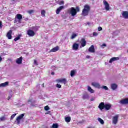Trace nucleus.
I'll return each mask as SVG.
<instances>
[{"label":"nucleus","mask_w":128,"mask_h":128,"mask_svg":"<svg viewBox=\"0 0 128 128\" xmlns=\"http://www.w3.org/2000/svg\"><path fill=\"white\" fill-rule=\"evenodd\" d=\"M90 12V6L88 5H86L83 9L82 14L84 16H88Z\"/></svg>","instance_id":"1"},{"label":"nucleus","mask_w":128,"mask_h":128,"mask_svg":"<svg viewBox=\"0 0 128 128\" xmlns=\"http://www.w3.org/2000/svg\"><path fill=\"white\" fill-rule=\"evenodd\" d=\"M80 12V7L77 6L76 7V8H72L70 10V14H72V16H76L78 12Z\"/></svg>","instance_id":"2"},{"label":"nucleus","mask_w":128,"mask_h":128,"mask_svg":"<svg viewBox=\"0 0 128 128\" xmlns=\"http://www.w3.org/2000/svg\"><path fill=\"white\" fill-rule=\"evenodd\" d=\"M24 114H22L16 118V122L18 126H20V120L24 118Z\"/></svg>","instance_id":"3"},{"label":"nucleus","mask_w":128,"mask_h":128,"mask_svg":"<svg viewBox=\"0 0 128 128\" xmlns=\"http://www.w3.org/2000/svg\"><path fill=\"white\" fill-rule=\"evenodd\" d=\"M56 82L57 84H66V79L63 78V79H58L56 80Z\"/></svg>","instance_id":"4"},{"label":"nucleus","mask_w":128,"mask_h":128,"mask_svg":"<svg viewBox=\"0 0 128 128\" xmlns=\"http://www.w3.org/2000/svg\"><path fill=\"white\" fill-rule=\"evenodd\" d=\"M120 104H124L125 106L128 105V98L122 99V100H120Z\"/></svg>","instance_id":"5"},{"label":"nucleus","mask_w":128,"mask_h":128,"mask_svg":"<svg viewBox=\"0 0 128 128\" xmlns=\"http://www.w3.org/2000/svg\"><path fill=\"white\" fill-rule=\"evenodd\" d=\"M104 5L105 6V10H107V12H108L110 10V4L106 2V0L104 1Z\"/></svg>","instance_id":"6"},{"label":"nucleus","mask_w":128,"mask_h":128,"mask_svg":"<svg viewBox=\"0 0 128 128\" xmlns=\"http://www.w3.org/2000/svg\"><path fill=\"white\" fill-rule=\"evenodd\" d=\"M81 48H84L86 46V40L84 38H82L80 40Z\"/></svg>","instance_id":"7"},{"label":"nucleus","mask_w":128,"mask_h":128,"mask_svg":"<svg viewBox=\"0 0 128 128\" xmlns=\"http://www.w3.org/2000/svg\"><path fill=\"white\" fill-rule=\"evenodd\" d=\"M28 35L29 36H36V32H34L32 30H30L28 31Z\"/></svg>","instance_id":"8"},{"label":"nucleus","mask_w":128,"mask_h":128,"mask_svg":"<svg viewBox=\"0 0 128 128\" xmlns=\"http://www.w3.org/2000/svg\"><path fill=\"white\" fill-rule=\"evenodd\" d=\"M12 31L10 30L7 34L6 37L8 38V40H12Z\"/></svg>","instance_id":"9"},{"label":"nucleus","mask_w":128,"mask_h":128,"mask_svg":"<svg viewBox=\"0 0 128 128\" xmlns=\"http://www.w3.org/2000/svg\"><path fill=\"white\" fill-rule=\"evenodd\" d=\"M105 108L106 104H104V102H101L98 106V108L100 109V110H104Z\"/></svg>","instance_id":"10"},{"label":"nucleus","mask_w":128,"mask_h":128,"mask_svg":"<svg viewBox=\"0 0 128 128\" xmlns=\"http://www.w3.org/2000/svg\"><path fill=\"white\" fill-rule=\"evenodd\" d=\"M92 86L94 88H98L99 90H100V88H102V86L98 83L93 82L92 83Z\"/></svg>","instance_id":"11"},{"label":"nucleus","mask_w":128,"mask_h":128,"mask_svg":"<svg viewBox=\"0 0 128 128\" xmlns=\"http://www.w3.org/2000/svg\"><path fill=\"white\" fill-rule=\"evenodd\" d=\"M88 52H92V54H94V52H96V50L94 49V46H90L89 48Z\"/></svg>","instance_id":"12"},{"label":"nucleus","mask_w":128,"mask_h":128,"mask_svg":"<svg viewBox=\"0 0 128 128\" xmlns=\"http://www.w3.org/2000/svg\"><path fill=\"white\" fill-rule=\"evenodd\" d=\"M58 50H60V47L56 46V47L52 49L50 51V52H58Z\"/></svg>","instance_id":"13"},{"label":"nucleus","mask_w":128,"mask_h":128,"mask_svg":"<svg viewBox=\"0 0 128 128\" xmlns=\"http://www.w3.org/2000/svg\"><path fill=\"white\" fill-rule=\"evenodd\" d=\"M80 45L76 43H74L73 45V50H78Z\"/></svg>","instance_id":"14"},{"label":"nucleus","mask_w":128,"mask_h":128,"mask_svg":"<svg viewBox=\"0 0 128 128\" xmlns=\"http://www.w3.org/2000/svg\"><path fill=\"white\" fill-rule=\"evenodd\" d=\"M22 60H23L22 57H20V58H18L16 60V63L18 64H22Z\"/></svg>","instance_id":"15"},{"label":"nucleus","mask_w":128,"mask_h":128,"mask_svg":"<svg viewBox=\"0 0 128 128\" xmlns=\"http://www.w3.org/2000/svg\"><path fill=\"white\" fill-rule=\"evenodd\" d=\"M118 122V116H116L113 118V124H116Z\"/></svg>","instance_id":"16"},{"label":"nucleus","mask_w":128,"mask_h":128,"mask_svg":"<svg viewBox=\"0 0 128 128\" xmlns=\"http://www.w3.org/2000/svg\"><path fill=\"white\" fill-rule=\"evenodd\" d=\"M122 16L125 18L126 20L128 19V12L124 11L123 12L122 14Z\"/></svg>","instance_id":"17"},{"label":"nucleus","mask_w":128,"mask_h":128,"mask_svg":"<svg viewBox=\"0 0 128 128\" xmlns=\"http://www.w3.org/2000/svg\"><path fill=\"white\" fill-rule=\"evenodd\" d=\"M120 58H112L110 59L109 62L110 64H112L114 62H116V60H119Z\"/></svg>","instance_id":"18"},{"label":"nucleus","mask_w":128,"mask_h":128,"mask_svg":"<svg viewBox=\"0 0 128 128\" xmlns=\"http://www.w3.org/2000/svg\"><path fill=\"white\" fill-rule=\"evenodd\" d=\"M64 6H60L58 9L56 10V14H60V12H62V10H64Z\"/></svg>","instance_id":"19"},{"label":"nucleus","mask_w":128,"mask_h":128,"mask_svg":"<svg viewBox=\"0 0 128 128\" xmlns=\"http://www.w3.org/2000/svg\"><path fill=\"white\" fill-rule=\"evenodd\" d=\"M110 108H112V105L108 104H105V109L106 110H110Z\"/></svg>","instance_id":"20"},{"label":"nucleus","mask_w":128,"mask_h":128,"mask_svg":"<svg viewBox=\"0 0 128 128\" xmlns=\"http://www.w3.org/2000/svg\"><path fill=\"white\" fill-rule=\"evenodd\" d=\"M16 18L18 20H22V15L20 14H18L16 16Z\"/></svg>","instance_id":"21"},{"label":"nucleus","mask_w":128,"mask_h":128,"mask_svg":"<svg viewBox=\"0 0 128 128\" xmlns=\"http://www.w3.org/2000/svg\"><path fill=\"white\" fill-rule=\"evenodd\" d=\"M111 88L113 90H116L118 88V86L116 84H112L111 85Z\"/></svg>","instance_id":"22"},{"label":"nucleus","mask_w":128,"mask_h":128,"mask_svg":"<svg viewBox=\"0 0 128 128\" xmlns=\"http://www.w3.org/2000/svg\"><path fill=\"white\" fill-rule=\"evenodd\" d=\"M8 84H9L8 82H6L5 83L2 84H0V87L4 88L6 86H8Z\"/></svg>","instance_id":"23"},{"label":"nucleus","mask_w":128,"mask_h":128,"mask_svg":"<svg viewBox=\"0 0 128 128\" xmlns=\"http://www.w3.org/2000/svg\"><path fill=\"white\" fill-rule=\"evenodd\" d=\"M88 94H85L83 95L82 98L83 100H88Z\"/></svg>","instance_id":"24"},{"label":"nucleus","mask_w":128,"mask_h":128,"mask_svg":"<svg viewBox=\"0 0 128 128\" xmlns=\"http://www.w3.org/2000/svg\"><path fill=\"white\" fill-rule=\"evenodd\" d=\"M88 90L91 94H94V90L90 86H88Z\"/></svg>","instance_id":"25"},{"label":"nucleus","mask_w":128,"mask_h":128,"mask_svg":"<svg viewBox=\"0 0 128 128\" xmlns=\"http://www.w3.org/2000/svg\"><path fill=\"white\" fill-rule=\"evenodd\" d=\"M22 36V34H19L18 37L14 39V42H18V40H20V37Z\"/></svg>","instance_id":"26"},{"label":"nucleus","mask_w":128,"mask_h":128,"mask_svg":"<svg viewBox=\"0 0 128 128\" xmlns=\"http://www.w3.org/2000/svg\"><path fill=\"white\" fill-rule=\"evenodd\" d=\"M46 10H42L41 11V14L43 16V18L46 17Z\"/></svg>","instance_id":"27"},{"label":"nucleus","mask_w":128,"mask_h":128,"mask_svg":"<svg viewBox=\"0 0 128 128\" xmlns=\"http://www.w3.org/2000/svg\"><path fill=\"white\" fill-rule=\"evenodd\" d=\"M65 120L66 122H70L72 118L70 117H67L65 118Z\"/></svg>","instance_id":"28"},{"label":"nucleus","mask_w":128,"mask_h":128,"mask_svg":"<svg viewBox=\"0 0 128 128\" xmlns=\"http://www.w3.org/2000/svg\"><path fill=\"white\" fill-rule=\"evenodd\" d=\"M98 120L100 122V124H102V125L104 124V120H102V119L100 118H98Z\"/></svg>","instance_id":"29"},{"label":"nucleus","mask_w":128,"mask_h":128,"mask_svg":"<svg viewBox=\"0 0 128 128\" xmlns=\"http://www.w3.org/2000/svg\"><path fill=\"white\" fill-rule=\"evenodd\" d=\"M76 74V70H73L71 72V74L70 76H71L72 78L74 76V75Z\"/></svg>","instance_id":"30"},{"label":"nucleus","mask_w":128,"mask_h":128,"mask_svg":"<svg viewBox=\"0 0 128 128\" xmlns=\"http://www.w3.org/2000/svg\"><path fill=\"white\" fill-rule=\"evenodd\" d=\"M76 36H78V34H72L71 38H72V40H74V39L76 38Z\"/></svg>","instance_id":"31"},{"label":"nucleus","mask_w":128,"mask_h":128,"mask_svg":"<svg viewBox=\"0 0 128 128\" xmlns=\"http://www.w3.org/2000/svg\"><path fill=\"white\" fill-rule=\"evenodd\" d=\"M52 128H58V124H54L52 126Z\"/></svg>","instance_id":"32"},{"label":"nucleus","mask_w":128,"mask_h":128,"mask_svg":"<svg viewBox=\"0 0 128 128\" xmlns=\"http://www.w3.org/2000/svg\"><path fill=\"white\" fill-rule=\"evenodd\" d=\"M39 29H40V27H38V26L33 27V30L35 32H38V30Z\"/></svg>","instance_id":"33"},{"label":"nucleus","mask_w":128,"mask_h":128,"mask_svg":"<svg viewBox=\"0 0 128 128\" xmlns=\"http://www.w3.org/2000/svg\"><path fill=\"white\" fill-rule=\"evenodd\" d=\"M101 88L105 90H108V88L106 86H103L102 87H101Z\"/></svg>","instance_id":"34"},{"label":"nucleus","mask_w":128,"mask_h":128,"mask_svg":"<svg viewBox=\"0 0 128 128\" xmlns=\"http://www.w3.org/2000/svg\"><path fill=\"white\" fill-rule=\"evenodd\" d=\"M28 12L30 14H34V10H29Z\"/></svg>","instance_id":"35"},{"label":"nucleus","mask_w":128,"mask_h":128,"mask_svg":"<svg viewBox=\"0 0 128 128\" xmlns=\"http://www.w3.org/2000/svg\"><path fill=\"white\" fill-rule=\"evenodd\" d=\"M44 110L46 112H48L50 110V107L48 106H46L44 107Z\"/></svg>","instance_id":"36"},{"label":"nucleus","mask_w":128,"mask_h":128,"mask_svg":"<svg viewBox=\"0 0 128 128\" xmlns=\"http://www.w3.org/2000/svg\"><path fill=\"white\" fill-rule=\"evenodd\" d=\"M16 114H15L12 115L11 116V120H14V118H16Z\"/></svg>","instance_id":"37"},{"label":"nucleus","mask_w":128,"mask_h":128,"mask_svg":"<svg viewBox=\"0 0 128 128\" xmlns=\"http://www.w3.org/2000/svg\"><path fill=\"white\" fill-rule=\"evenodd\" d=\"M0 120H1V122H4V120H6V118L2 117L0 118Z\"/></svg>","instance_id":"38"},{"label":"nucleus","mask_w":128,"mask_h":128,"mask_svg":"<svg viewBox=\"0 0 128 128\" xmlns=\"http://www.w3.org/2000/svg\"><path fill=\"white\" fill-rule=\"evenodd\" d=\"M58 4H60V6H62V4H64V2L60 1L59 2Z\"/></svg>","instance_id":"39"},{"label":"nucleus","mask_w":128,"mask_h":128,"mask_svg":"<svg viewBox=\"0 0 128 128\" xmlns=\"http://www.w3.org/2000/svg\"><path fill=\"white\" fill-rule=\"evenodd\" d=\"M93 36H98V33L94 32L93 33Z\"/></svg>","instance_id":"40"},{"label":"nucleus","mask_w":128,"mask_h":128,"mask_svg":"<svg viewBox=\"0 0 128 128\" xmlns=\"http://www.w3.org/2000/svg\"><path fill=\"white\" fill-rule=\"evenodd\" d=\"M56 87L58 88H62V85L58 84Z\"/></svg>","instance_id":"41"},{"label":"nucleus","mask_w":128,"mask_h":128,"mask_svg":"<svg viewBox=\"0 0 128 128\" xmlns=\"http://www.w3.org/2000/svg\"><path fill=\"white\" fill-rule=\"evenodd\" d=\"M34 64H36V66H38V61L36 60H34Z\"/></svg>","instance_id":"42"},{"label":"nucleus","mask_w":128,"mask_h":128,"mask_svg":"<svg viewBox=\"0 0 128 128\" xmlns=\"http://www.w3.org/2000/svg\"><path fill=\"white\" fill-rule=\"evenodd\" d=\"M98 32H102V27H99V28H98Z\"/></svg>","instance_id":"43"},{"label":"nucleus","mask_w":128,"mask_h":128,"mask_svg":"<svg viewBox=\"0 0 128 128\" xmlns=\"http://www.w3.org/2000/svg\"><path fill=\"white\" fill-rule=\"evenodd\" d=\"M0 28H2V22H0Z\"/></svg>","instance_id":"44"},{"label":"nucleus","mask_w":128,"mask_h":128,"mask_svg":"<svg viewBox=\"0 0 128 128\" xmlns=\"http://www.w3.org/2000/svg\"><path fill=\"white\" fill-rule=\"evenodd\" d=\"M102 48H104V47H105V48H106V44H102Z\"/></svg>","instance_id":"45"},{"label":"nucleus","mask_w":128,"mask_h":128,"mask_svg":"<svg viewBox=\"0 0 128 128\" xmlns=\"http://www.w3.org/2000/svg\"><path fill=\"white\" fill-rule=\"evenodd\" d=\"M32 102V99L29 100H28V104H30V102Z\"/></svg>","instance_id":"46"},{"label":"nucleus","mask_w":128,"mask_h":128,"mask_svg":"<svg viewBox=\"0 0 128 128\" xmlns=\"http://www.w3.org/2000/svg\"><path fill=\"white\" fill-rule=\"evenodd\" d=\"M86 58H88V59L90 58V56L88 55Z\"/></svg>","instance_id":"47"},{"label":"nucleus","mask_w":128,"mask_h":128,"mask_svg":"<svg viewBox=\"0 0 128 128\" xmlns=\"http://www.w3.org/2000/svg\"><path fill=\"white\" fill-rule=\"evenodd\" d=\"M10 98H12V96H8V98H7V100H10Z\"/></svg>","instance_id":"48"},{"label":"nucleus","mask_w":128,"mask_h":128,"mask_svg":"<svg viewBox=\"0 0 128 128\" xmlns=\"http://www.w3.org/2000/svg\"><path fill=\"white\" fill-rule=\"evenodd\" d=\"M94 98H91V100H90V101L91 102H94Z\"/></svg>","instance_id":"49"},{"label":"nucleus","mask_w":128,"mask_h":128,"mask_svg":"<svg viewBox=\"0 0 128 128\" xmlns=\"http://www.w3.org/2000/svg\"><path fill=\"white\" fill-rule=\"evenodd\" d=\"M2 61V56H0V62Z\"/></svg>","instance_id":"50"},{"label":"nucleus","mask_w":128,"mask_h":128,"mask_svg":"<svg viewBox=\"0 0 128 128\" xmlns=\"http://www.w3.org/2000/svg\"><path fill=\"white\" fill-rule=\"evenodd\" d=\"M52 76H54V72H52Z\"/></svg>","instance_id":"51"},{"label":"nucleus","mask_w":128,"mask_h":128,"mask_svg":"<svg viewBox=\"0 0 128 128\" xmlns=\"http://www.w3.org/2000/svg\"><path fill=\"white\" fill-rule=\"evenodd\" d=\"M42 86H43V88H44V84H42Z\"/></svg>","instance_id":"52"},{"label":"nucleus","mask_w":128,"mask_h":128,"mask_svg":"<svg viewBox=\"0 0 128 128\" xmlns=\"http://www.w3.org/2000/svg\"><path fill=\"white\" fill-rule=\"evenodd\" d=\"M90 24V22H88V24Z\"/></svg>","instance_id":"53"},{"label":"nucleus","mask_w":128,"mask_h":128,"mask_svg":"<svg viewBox=\"0 0 128 128\" xmlns=\"http://www.w3.org/2000/svg\"><path fill=\"white\" fill-rule=\"evenodd\" d=\"M90 128V127H89V128Z\"/></svg>","instance_id":"54"}]
</instances>
